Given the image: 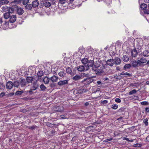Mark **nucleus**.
Returning <instances> with one entry per match:
<instances>
[{
	"instance_id": "774afa93",
	"label": "nucleus",
	"mask_w": 149,
	"mask_h": 149,
	"mask_svg": "<svg viewBox=\"0 0 149 149\" xmlns=\"http://www.w3.org/2000/svg\"><path fill=\"white\" fill-rule=\"evenodd\" d=\"M64 116L63 115H61L60 116L61 118L62 119H64L65 118H64Z\"/></svg>"
},
{
	"instance_id": "1a4fd4ad",
	"label": "nucleus",
	"mask_w": 149,
	"mask_h": 149,
	"mask_svg": "<svg viewBox=\"0 0 149 149\" xmlns=\"http://www.w3.org/2000/svg\"><path fill=\"white\" fill-rule=\"evenodd\" d=\"M139 52L137 50H136V48L132 50L131 52V55L132 57H135L137 56L138 53H139Z\"/></svg>"
},
{
	"instance_id": "5fc2aeb1",
	"label": "nucleus",
	"mask_w": 149,
	"mask_h": 149,
	"mask_svg": "<svg viewBox=\"0 0 149 149\" xmlns=\"http://www.w3.org/2000/svg\"><path fill=\"white\" fill-rule=\"evenodd\" d=\"M108 102V101L107 100H104L102 102V103L103 104H106Z\"/></svg>"
},
{
	"instance_id": "72a5a7b5",
	"label": "nucleus",
	"mask_w": 149,
	"mask_h": 149,
	"mask_svg": "<svg viewBox=\"0 0 149 149\" xmlns=\"http://www.w3.org/2000/svg\"><path fill=\"white\" fill-rule=\"evenodd\" d=\"M8 8L6 6H3L1 8L2 11L4 12H7L8 11Z\"/></svg>"
},
{
	"instance_id": "c756f323",
	"label": "nucleus",
	"mask_w": 149,
	"mask_h": 149,
	"mask_svg": "<svg viewBox=\"0 0 149 149\" xmlns=\"http://www.w3.org/2000/svg\"><path fill=\"white\" fill-rule=\"evenodd\" d=\"M58 75L59 76L62 77H64L65 76L66 73L64 72L63 71H61L58 73Z\"/></svg>"
},
{
	"instance_id": "bf43d9fd",
	"label": "nucleus",
	"mask_w": 149,
	"mask_h": 149,
	"mask_svg": "<svg viewBox=\"0 0 149 149\" xmlns=\"http://www.w3.org/2000/svg\"><path fill=\"white\" fill-rule=\"evenodd\" d=\"M145 111L146 112H149V107H146L145 108Z\"/></svg>"
},
{
	"instance_id": "8fccbe9b",
	"label": "nucleus",
	"mask_w": 149,
	"mask_h": 149,
	"mask_svg": "<svg viewBox=\"0 0 149 149\" xmlns=\"http://www.w3.org/2000/svg\"><path fill=\"white\" fill-rule=\"evenodd\" d=\"M132 98L134 100H138L139 99V97L136 95H133L132 96Z\"/></svg>"
},
{
	"instance_id": "20e7f679",
	"label": "nucleus",
	"mask_w": 149,
	"mask_h": 149,
	"mask_svg": "<svg viewBox=\"0 0 149 149\" xmlns=\"http://www.w3.org/2000/svg\"><path fill=\"white\" fill-rule=\"evenodd\" d=\"M68 81L69 80L68 79L60 81L58 83L57 85L60 86H61L68 84Z\"/></svg>"
},
{
	"instance_id": "aec40b11",
	"label": "nucleus",
	"mask_w": 149,
	"mask_h": 149,
	"mask_svg": "<svg viewBox=\"0 0 149 149\" xmlns=\"http://www.w3.org/2000/svg\"><path fill=\"white\" fill-rule=\"evenodd\" d=\"M42 2H43V4L46 7H49L51 6V4L50 2H49V1H43Z\"/></svg>"
},
{
	"instance_id": "4d7b16f0",
	"label": "nucleus",
	"mask_w": 149,
	"mask_h": 149,
	"mask_svg": "<svg viewBox=\"0 0 149 149\" xmlns=\"http://www.w3.org/2000/svg\"><path fill=\"white\" fill-rule=\"evenodd\" d=\"M14 95V93H9L8 94V96H9L11 97V96H12L13 95Z\"/></svg>"
},
{
	"instance_id": "bb28decb",
	"label": "nucleus",
	"mask_w": 149,
	"mask_h": 149,
	"mask_svg": "<svg viewBox=\"0 0 149 149\" xmlns=\"http://www.w3.org/2000/svg\"><path fill=\"white\" fill-rule=\"evenodd\" d=\"M88 59L86 58H84L81 60V61L83 64L85 65L88 62Z\"/></svg>"
},
{
	"instance_id": "338daca9",
	"label": "nucleus",
	"mask_w": 149,
	"mask_h": 149,
	"mask_svg": "<svg viewBox=\"0 0 149 149\" xmlns=\"http://www.w3.org/2000/svg\"><path fill=\"white\" fill-rule=\"evenodd\" d=\"M125 75V73L124 72H122L120 73V76Z\"/></svg>"
},
{
	"instance_id": "6e6d98bb",
	"label": "nucleus",
	"mask_w": 149,
	"mask_h": 149,
	"mask_svg": "<svg viewBox=\"0 0 149 149\" xmlns=\"http://www.w3.org/2000/svg\"><path fill=\"white\" fill-rule=\"evenodd\" d=\"M113 139L112 138H110L109 139H107L105 140V142H108V141H111Z\"/></svg>"
},
{
	"instance_id": "f03ea898",
	"label": "nucleus",
	"mask_w": 149,
	"mask_h": 149,
	"mask_svg": "<svg viewBox=\"0 0 149 149\" xmlns=\"http://www.w3.org/2000/svg\"><path fill=\"white\" fill-rule=\"evenodd\" d=\"M77 69L79 72H84L88 70V67H86L85 65H81L78 66Z\"/></svg>"
},
{
	"instance_id": "c9c22d12",
	"label": "nucleus",
	"mask_w": 149,
	"mask_h": 149,
	"mask_svg": "<svg viewBox=\"0 0 149 149\" xmlns=\"http://www.w3.org/2000/svg\"><path fill=\"white\" fill-rule=\"evenodd\" d=\"M131 65L130 64H125L124 66V68L126 69H128L131 67Z\"/></svg>"
},
{
	"instance_id": "a19ab883",
	"label": "nucleus",
	"mask_w": 149,
	"mask_h": 149,
	"mask_svg": "<svg viewBox=\"0 0 149 149\" xmlns=\"http://www.w3.org/2000/svg\"><path fill=\"white\" fill-rule=\"evenodd\" d=\"M131 86L136 88L138 87L139 86V84L138 83H134L132 84Z\"/></svg>"
},
{
	"instance_id": "69168bd1",
	"label": "nucleus",
	"mask_w": 149,
	"mask_h": 149,
	"mask_svg": "<svg viewBox=\"0 0 149 149\" xmlns=\"http://www.w3.org/2000/svg\"><path fill=\"white\" fill-rule=\"evenodd\" d=\"M30 128L32 130L34 129L35 128V127L34 126H32L31 127H30Z\"/></svg>"
},
{
	"instance_id": "cd10ccee",
	"label": "nucleus",
	"mask_w": 149,
	"mask_h": 149,
	"mask_svg": "<svg viewBox=\"0 0 149 149\" xmlns=\"http://www.w3.org/2000/svg\"><path fill=\"white\" fill-rule=\"evenodd\" d=\"M143 45V43H139L137 45V47H136L135 48H136V50H137L139 52V51L140 50L142 47V46Z\"/></svg>"
},
{
	"instance_id": "a211bd4d",
	"label": "nucleus",
	"mask_w": 149,
	"mask_h": 149,
	"mask_svg": "<svg viewBox=\"0 0 149 149\" xmlns=\"http://www.w3.org/2000/svg\"><path fill=\"white\" fill-rule=\"evenodd\" d=\"M123 61L125 62H127L129 60V57L128 55H124L123 57Z\"/></svg>"
},
{
	"instance_id": "6e6552de",
	"label": "nucleus",
	"mask_w": 149,
	"mask_h": 149,
	"mask_svg": "<svg viewBox=\"0 0 149 149\" xmlns=\"http://www.w3.org/2000/svg\"><path fill=\"white\" fill-rule=\"evenodd\" d=\"M58 79V77L55 75L52 76L50 78V80L52 83L57 82Z\"/></svg>"
},
{
	"instance_id": "09e8293b",
	"label": "nucleus",
	"mask_w": 149,
	"mask_h": 149,
	"mask_svg": "<svg viewBox=\"0 0 149 149\" xmlns=\"http://www.w3.org/2000/svg\"><path fill=\"white\" fill-rule=\"evenodd\" d=\"M29 0H24V1H23V4L26 5L27 3H28L29 2Z\"/></svg>"
},
{
	"instance_id": "864d4df0",
	"label": "nucleus",
	"mask_w": 149,
	"mask_h": 149,
	"mask_svg": "<svg viewBox=\"0 0 149 149\" xmlns=\"http://www.w3.org/2000/svg\"><path fill=\"white\" fill-rule=\"evenodd\" d=\"M144 12L145 14H149V10L148 9L145 10Z\"/></svg>"
},
{
	"instance_id": "603ef678",
	"label": "nucleus",
	"mask_w": 149,
	"mask_h": 149,
	"mask_svg": "<svg viewBox=\"0 0 149 149\" xmlns=\"http://www.w3.org/2000/svg\"><path fill=\"white\" fill-rule=\"evenodd\" d=\"M3 4H7L9 2L7 0H3Z\"/></svg>"
},
{
	"instance_id": "423d86ee",
	"label": "nucleus",
	"mask_w": 149,
	"mask_h": 149,
	"mask_svg": "<svg viewBox=\"0 0 149 149\" xmlns=\"http://www.w3.org/2000/svg\"><path fill=\"white\" fill-rule=\"evenodd\" d=\"M147 62L146 59L143 57L141 58L138 60V63H139V65L141 66L142 65L143 63H146Z\"/></svg>"
},
{
	"instance_id": "412c9836",
	"label": "nucleus",
	"mask_w": 149,
	"mask_h": 149,
	"mask_svg": "<svg viewBox=\"0 0 149 149\" xmlns=\"http://www.w3.org/2000/svg\"><path fill=\"white\" fill-rule=\"evenodd\" d=\"M20 84L22 86L25 85L26 83V80L22 78H20Z\"/></svg>"
},
{
	"instance_id": "e2e57ef3",
	"label": "nucleus",
	"mask_w": 149,
	"mask_h": 149,
	"mask_svg": "<svg viewBox=\"0 0 149 149\" xmlns=\"http://www.w3.org/2000/svg\"><path fill=\"white\" fill-rule=\"evenodd\" d=\"M3 4V0H1L0 1V5H2Z\"/></svg>"
},
{
	"instance_id": "4be33fe9",
	"label": "nucleus",
	"mask_w": 149,
	"mask_h": 149,
	"mask_svg": "<svg viewBox=\"0 0 149 149\" xmlns=\"http://www.w3.org/2000/svg\"><path fill=\"white\" fill-rule=\"evenodd\" d=\"M132 65L133 67H136L139 65V63H138V61H134L131 62Z\"/></svg>"
},
{
	"instance_id": "0eeeda50",
	"label": "nucleus",
	"mask_w": 149,
	"mask_h": 149,
	"mask_svg": "<svg viewBox=\"0 0 149 149\" xmlns=\"http://www.w3.org/2000/svg\"><path fill=\"white\" fill-rule=\"evenodd\" d=\"M36 67L34 65L30 66L28 69V72L32 74L36 72Z\"/></svg>"
},
{
	"instance_id": "9d476101",
	"label": "nucleus",
	"mask_w": 149,
	"mask_h": 149,
	"mask_svg": "<svg viewBox=\"0 0 149 149\" xmlns=\"http://www.w3.org/2000/svg\"><path fill=\"white\" fill-rule=\"evenodd\" d=\"M106 63L107 65L112 66L114 63V60L113 59H111L108 60L107 61Z\"/></svg>"
},
{
	"instance_id": "ea45409f",
	"label": "nucleus",
	"mask_w": 149,
	"mask_h": 149,
	"mask_svg": "<svg viewBox=\"0 0 149 149\" xmlns=\"http://www.w3.org/2000/svg\"><path fill=\"white\" fill-rule=\"evenodd\" d=\"M141 104L143 105H147L149 104L148 102L147 101L142 102H141Z\"/></svg>"
},
{
	"instance_id": "f257e3e1",
	"label": "nucleus",
	"mask_w": 149,
	"mask_h": 149,
	"mask_svg": "<svg viewBox=\"0 0 149 149\" xmlns=\"http://www.w3.org/2000/svg\"><path fill=\"white\" fill-rule=\"evenodd\" d=\"M88 61L87 63V65H85L86 67H88V70L89 69V68L90 67H92L93 66V65H94V66L95 67V68H93V70H94V71L97 72H101V70H100V69L99 68V67H100L99 65H96L94 64L93 59H92L91 58H90V57L89 56L88 57Z\"/></svg>"
},
{
	"instance_id": "7ed1b4c3",
	"label": "nucleus",
	"mask_w": 149,
	"mask_h": 149,
	"mask_svg": "<svg viewBox=\"0 0 149 149\" xmlns=\"http://www.w3.org/2000/svg\"><path fill=\"white\" fill-rule=\"evenodd\" d=\"M93 79L92 78H86L82 81V83L85 85L89 84L93 81Z\"/></svg>"
},
{
	"instance_id": "58836bf2",
	"label": "nucleus",
	"mask_w": 149,
	"mask_h": 149,
	"mask_svg": "<svg viewBox=\"0 0 149 149\" xmlns=\"http://www.w3.org/2000/svg\"><path fill=\"white\" fill-rule=\"evenodd\" d=\"M24 92L23 91H17L15 93V95H21Z\"/></svg>"
},
{
	"instance_id": "9b49d317",
	"label": "nucleus",
	"mask_w": 149,
	"mask_h": 149,
	"mask_svg": "<svg viewBox=\"0 0 149 149\" xmlns=\"http://www.w3.org/2000/svg\"><path fill=\"white\" fill-rule=\"evenodd\" d=\"M6 86L7 88L10 89L13 86V83L12 82L9 81L7 83Z\"/></svg>"
},
{
	"instance_id": "13d9d810",
	"label": "nucleus",
	"mask_w": 149,
	"mask_h": 149,
	"mask_svg": "<svg viewBox=\"0 0 149 149\" xmlns=\"http://www.w3.org/2000/svg\"><path fill=\"white\" fill-rule=\"evenodd\" d=\"M125 75H127L128 77H130L131 75V74H129L127 72L125 73Z\"/></svg>"
},
{
	"instance_id": "6ab92c4d",
	"label": "nucleus",
	"mask_w": 149,
	"mask_h": 149,
	"mask_svg": "<svg viewBox=\"0 0 149 149\" xmlns=\"http://www.w3.org/2000/svg\"><path fill=\"white\" fill-rule=\"evenodd\" d=\"M39 5V2L38 0H36L32 3V6L34 8H36Z\"/></svg>"
},
{
	"instance_id": "49530a36",
	"label": "nucleus",
	"mask_w": 149,
	"mask_h": 149,
	"mask_svg": "<svg viewBox=\"0 0 149 149\" xmlns=\"http://www.w3.org/2000/svg\"><path fill=\"white\" fill-rule=\"evenodd\" d=\"M40 88L42 90H44L46 88V87L43 84L40 85Z\"/></svg>"
},
{
	"instance_id": "2f4dec72",
	"label": "nucleus",
	"mask_w": 149,
	"mask_h": 149,
	"mask_svg": "<svg viewBox=\"0 0 149 149\" xmlns=\"http://www.w3.org/2000/svg\"><path fill=\"white\" fill-rule=\"evenodd\" d=\"M81 78V76L79 75H76L74 76L73 79L75 80H77Z\"/></svg>"
},
{
	"instance_id": "e433bc0d",
	"label": "nucleus",
	"mask_w": 149,
	"mask_h": 149,
	"mask_svg": "<svg viewBox=\"0 0 149 149\" xmlns=\"http://www.w3.org/2000/svg\"><path fill=\"white\" fill-rule=\"evenodd\" d=\"M111 107L114 109H116L118 108V105L116 104H113L111 105Z\"/></svg>"
},
{
	"instance_id": "f3484780",
	"label": "nucleus",
	"mask_w": 149,
	"mask_h": 149,
	"mask_svg": "<svg viewBox=\"0 0 149 149\" xmlns=\"http://www.w3.org/2000/svg\"><path fill=\"white\" fill-rule=\"evenodd\" d=\"M50 80V78H49L47 76L45 77L43 79V82L45 84L49 83Z\"/></svg>"
},
{
	"instance_id": "473e14b6",
	"label": "nucleus",
	"mask_w": 149,
	"mask_h": 149,
	"mask_svg": "<svg viewBox=\"0 0 149 149\" xmlns=\"http://www.w3.org/2000/svg\"><path fill=\"white\" fill-rule=\"evenodd\" d=\"M43 72L42 70L39 71L37 73V75L39 77H41L43 75Z\"/></svg>"
},
{
	"instance_id": "f704fd0d",
	"label": "nucleus",
	"mask_w": 149,
	"mask_h": 149,
	"mask_svg": "<svg viewBox=\"0 0 149 149\" xmlns=\"http://www.w3.org/2000/svg\"><path fill=\"white\" fill-rule=\"evenodd\" d=\"M19 85V82L17 81H15L14 83H13V86L15 87H18Z\"/></svg>"
},
{
	"instance_id": "2eb2a0df",
	"label": "nucleus",
	"mask_w": 149,
	"mask_h": 149,
	"mask_svg": "<svg viewBox=\"0 0 149 149\" xmlns=\"http://www.w3.org/2000/svg\"><path fill=\"white\" fill-rule=\"evenodd\" d=\"M114 63L116 65H120L121 63L120 59L118 57L116 58L114 60Z\"/></svg>"
},
{
	"instance_id": "f8f14e48",
	"label": "nucleus",
	"mask_w": 149,
	"mask_h": 149,
	"mask_svg": "<svg viewBox=\"0 0 149 149\" xmlns=\"http://www.w3.org/2000/svg\"><path fill=\"white\" fill-rule=\"evenodd\" d=\"M16 19V15H12L10 16V22L11 23H13L15 22Z\"/></svg>"
},
{
	"instance_id": "c03bdc74",
	"label": "nucleus",
	"mask_w": 149,
	"mask_h": 149,
	"mask_svg": "<svg viewBox=\"0 0 149 149\" xmlns=\"http://www.w3.org/2000/svg\"><path fill=\"white\" fill-rule=\"evenodd\" d=\"M66 72L68 74L71 73L72 72V70L71 68H67L66 69Z\"/></svg>"
},
{
	"instance_id": "680f3d73",
	"label": "nucleus",
	"mask_w": 149,
	"mask_h": 149,
	"mask_svg": "<svg viewBox=\"0 0 149 149\" xmlns=\"http://www.w3.org/2000/svg\"><path fill=\"white\" fill-rule=\"evenodd\" d=\"M5 95V93H2L0 94L1 96L3 97Z\"/></svg>"
},
{
	"instance_id": "393cba45",
	"label": "nucleus",
	"mask_w": 149,
	"mask_h": 149,
	"mask_svg": "<svg viewBox=\"0 0 149 149\" xmlns=\"http://www.w3.org/2000/svg\"><path fill=\"white\" fill-rule=\"evenodd\" d=\"M38 87V85L36 82H35L33 84V86L31 88V90H34L36 89Z\"/></svg>"
},
{
	"instance_id": "37998d69",
	"label": "nucleus",
	"mask_w": 149,
	"mask_h": 149,
	"mask_svg": "<svg viewBox=\"0 0 149 149\" xmlns=\"http://www.w3.org/2000/svg\"><path fill=\"white\" fill-rule=\"evenodd\" d=\"M21 2V0H14L12 2V3H15V4H18Z\"/></svg>"
},
{
	"instance_id": "ddd939ff",
	"label": "nucleus",
	"mask_w": 149,
	"mask_h": 149,
	"mask_svg": "<svg viewBox=\"0 0 149 149\" xmlns=\"http://www.w3.org/2000/svg\"><path fill=\"white\" fill-rule=\"evenodd\" d=\"M35 78L34 77H27L26 79V82L28 83H31L32 81L34 80Z\"/></svg>"
},
{
	"instance_id": "0e129e2a",
	"label": "nucleus",
	"mask_w": 149,
	"mask_h": 149,
	"mask_svg": "<svg viewBox=\"0 0 149 149\" xmlns=\"http://www.w3.org/2000/svg\"><path fill=\"white\" fill-rule=\"evenodd\" d=\"M8 24H9L8 22H5V23H4V24L5 25L7 26H8Z\"/></svg>"
},
{
	"instance_id": "7c9ffc66",
	"label": "nucleus",
	"mask_w": 149,
	"mask_h": 149,
	"mask_svg": "<svg viewBox=\"0 0 149 149\" xmlns=\"http://www.w3.org/2000/svg\"><path fill=\"white\" fill-rule=\"evenodd\" d=\"M78 51L81 54L84 53V47H80L79 48Z\"/></svg>"
},
{
	"instance_id": "39448f33",
	"label": "nucleus",
	"mask_w": 149,
	"mask_h": 149,
	"mask_svg": "<svg viewBox=\"0 0 149 149\" xmlns=\"http://www.w3.org/2000/svg\"><path fill=\"white\" fill-rule=\"evenodd\" d=\"M88 57L89 56V54L90 55V56L91 57V59H94V56H93V54H94V53H93V51H94V50L93 49V48H91V47H90L88 49Z\"/></svg>"
},
{
	"instance_id": "b1692460",
	"label": "nucleus",
	"mask_w": 149,
	"mask_h": 149,
	"mask_svg": "<svg viewBox=\"0 0 149 149\" xmlns=\"http://www.w3.org/2000/svg\"><path fill=\"white\" fill-rule=\"evenodd\" d=\"M143 55L145 57H148L149 56V51L148 50H145L143 52Z\"/></svg>"
},
{
	"instance_id": "4c0bfd02",
	"label": "nucleus",
	"mask_w": 149,
	"mask_h": 149,
	"mask_svg": "<svg viewBox=\"0 0 149 149\" xmlns=\"http://www.w3.org/2000/svg\"><path fill=\"white\" fill-rule=\"evenodd\" d=\"M137 91L135 89H134L129 92V95H132L133 94L135 93H136Z\"/></svg>"
},
{
	"instance_id": "a18cd8bd",
	"label": "nucleus",
	"mask_w": 149,
	"mask_h": 149,
	"mask_svg": "<svg viewBox=\"0 0 149 149\" xmlns=\"http://www.w3.org/2000/svg\"><path fill=\"white\" fill-rule=\"evenodd\" d=\"M143 123H145L146 126H148V122L147 119H145L143 120Z\"/></svg>"
},
{
	"instance_id": "4468645a",
	"label": "nucleus",
	"mask_w": 149,
	"mask_h": 149,
	"mask_svg": "<svg viewBox=\"0 0 149 149\" xmlns=\"http://www.w3.org/2000/svg\"><path fill=\"white\" fill-rule=\"evenodd\" d=\"M17 12L19 15H22L24 13V10L21 8H18L17 9Z\"/></svg>"
},
{
	"instance_id": "a878e982",
	"label": "nucleus",
	"mask_w": 149,
	"mask_h": 149,
	"mask_svg": "<svg viewBox=\"0 0 149 149\" xmlns=\"http://www.w3.org/2000/svg\"><path fill=\"white\" fill-rule=\"evenodd\" d=\"M32 6L31 4H26L25 6V8L28 10H30L32 8Z\"/></svg>"
},
{
	"instance_id": "c85d7f7f",
	"label": "nucleus",
	"mask_w": 149,
	"mask_h": 149,
	"mask_svg": "<svg viewBox=\"0 0 149 149\" xmlns=\"http://www.w3.org/2000/svg\"><path fill=\"white\" fill-rule=\"evenodd\" d=\"M3 16L5 19H7L10 17V15L9 13L7 12L4 14Z\"/></svg>"
},
{
	"instance_id": "79ce46f5",
	"label": "nucleus",
	"mask_w": 149,
	"mask_h": 149,
	"mask_svg": "<svg viewBox=\"0 0 149 149\" xmlns=\"http://www.w3.org/2000/svg\"><path fill=\"white\" fill-rule=\"evenodd\" d=\"M14 9L11 7H9L8 9V13H12L14 11Z\"/></svg>"
},
{
	"instance_id": "3c124183",
	"label": "nucleus",
	"mask_w": 149,
	"mask_h": 149,
	"mask_svg": "<svg viewBox=\"0 0 149 149\" xmlns=\"http://www.w3.org/2000/svg\"><path fill=\"white\" fill-rule=\"evenodd\" d=\"M59 1L61 4H64L66 3L65 0H59Z\"/></svg>"
},
{
	"instance_id": "5701e85b",
	"label": "nucleus",
	"mask_w": 149,
	"mask_h": 149,
	"mask_svg": "<svg viewBox=\"0 0 149 149\" xmlns=\"http://www.w3.org/2000/svg\"><path fill=\"white\" fill-rule=\"evenodd\" d=\"M56 111L58 112H61L64 110V108L62 106H58L56 107Z\"/></svg>"
},
{
	"instance_id": "dca6fc26",
	"label": "nucleus",
	"mask_w": 149,
	"mask_h": 149,
	"mask_svg": "<svg viewBox=\"0 0 149 149\" xmlns=\"http://www.w3.org/2000/svg\"><path fill=\"white\" fill-rule=\"evenodd\" d=\"M142 1H140V3L139 4L140 8L142 10H145V8H146L147 6L145 3H142Z\"/></svg>"
},
{
	"instance_id": "de8ad7c7",
	"label": "nucleus",
	"mask_w": 149,
	"mask_h": 149,
	"mask_svg": "<svg viewBox=\"0 0 149 149\" xmlns=\"http://www.w3.org/2000/svg\"><path fill=\"white\" fill-rule=\"evenodd\" d=\"M115 101L117 103H119L121 102L120 99L118 98H116L115 99Z\"/></svg>"
},
{
	"instance_id": "052dcab7",
	"label": "nucleus",
	"mask_w": 149,
	"mask_h": 149,
	"mask_svg": "<svg viewBox=\"0 0 149 149\" xmlns=\"http://www.w3.org/2000/svg\"><path fill=\"white\" fill-rule=\"evenodd\" d=\"M97 83L98 85H100L102 84L101 82L99 81H97Z\"/></svg>"
}]
</instances>
